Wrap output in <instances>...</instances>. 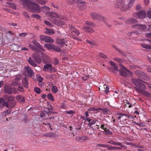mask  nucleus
<instances>
[{"mask_svg":"<svg viewBox=\"0 0 151 151\" xmlns=\"http://www.w3.org/2000/svg\"><path fill=\"white\" fill-rule=\"evenodd\" d=\"M88 137L86 136H85L83 137H77V139L81 142H83L85 141L88 140Z\"/></svg>","mask_w":151,"mask_h":151,"instance_id":"32","label":"nucleus"},{"mask_svg":"<svg viewBox=\"0 0 151 151\" xmlns=\"http://www.w3.org/2000/svg\"><path fill=\"white\" fill-rule=\"evenodd\" d=\"M40 40L46 43H53L54 42V40L52 37L44 35H40Z\"/></svg>","mask_w":151,"mask_h":151,"instance_id":"12","label":"nucleus"},{"mask_svg":"<svg viewBox=\"0 0 151 151\" xmlns=\"http://www.w3.org/2000/svg\"><path fill=\"white\" fill-rule=\"evenodd\" d=\"M107 143H108L111 144H112V145H115L116 142H115L112 140H111L109 141Z\"/></svg>","mask_w":151,"mask_h":151,"instance_id":"63","label":"nucleus"},{"mask_svg":"<svg viewBox=\"0 0 151 151\" xmlns=\"http://www.w3.org/2000/svg\"><path fill=\"white\" fill-rule=\"evenodd\" d=\"M48 33L50 35H52L55 33V31L53 29H48Z\"/></svg>","mask_w":151,"mask_h":151,"instance_id":"54","label":"nucleus"},{"mask_svg":"<svg viewBox=\"0 0 151 151\" xmlns=\"http://www.w3.org/2000/svg\"><path fill=\"white\" fill-rule=\"evenodd\" d=\"M67 1L70 4L75 3L81 10H83L85 9V2L84 1L81 0H67Z\"/></svg>","mask_w":151,"mask_h":151,"instance_id":"4","label":"nucleus"},{"mask_svg":"<svg viewBox=\"0 0 151 151\" xmlns=\"http://www.w3.org/2000/svg\"><path fill=\"white\" fill-rule=\"evenodd\" d=\"M90 15L93 19L97 20L100 21H103L104 22H106V19L102 16L96 13L91 12Z\"/></svg>","mask_w":151,"mask_h":151,"instance_id":"9","label":"nucleus"},{"mask_svg":"<svg viewBox=\"0 0 151 151\" xmlns=\"http://www.w3.org/2000/svg\"><path fill=\"white\" fill-rule=\"evenodd\" d=\"M134 123H135L137 125L140 127H144L145 126V124L142 123H137L135 122H134Z\"/></svg>","mask_w":151,"mask_h":151,"instance_id":"53","label":"nucleus"},{"mask_svg":"<svg viewBox=\"0 0 151 151\" xmlns=\"http://www.w3.org/2000/svg\"><path fill=\"white\" fill-rule=\"evenodd\" d=\"M135 9L137 11H139L140 10L142 9V8L140 4H138L136 6Z\"/></svg>","mask_w":151,"mask_h":151,"instance_id":"50","label":"nucleus"},{"mask_svg":"<svg viewBox=\"0 0 151 151\" xmlns=\"http://www.w3.org/2000/svg\"><path fill=\"white\" fill-rule=\"evenodd\" d=\"M141 45L143 48L151 49V45H149L145 43H143L141 44Z\"/></svg>","mask_w":151,"mask_h":151,"instance_id":"43","label":"nucleus"},{"mask_svg":"<svg viewBox=\"0 0 151 151\" xmlns=\"http://www.w3.org/2000/svg\"><path fill=\"white\" fill-rule=\"evenodd\" d=\"M110 64V66L108 68L113 72H115V71H118V68L116 64L112 61L109 62Z\"/></svg>","mask_w":151,"mask_h":151,"instance_id":"14","label":"nucleus"},{"mask_svg":"<svg viewBox=\"0 0 151 151\" xmlns=\"http://www.w3.org/2000/svg\"><path fill=\"white\" fill-rule=\"evenodd\" d=\"M98 55L100 57L102 58H107V56L106 55H105L104 54H103L102 53H100L99 54H98Z\"/></svg>","mask_w":151,"mask_h":151,"instance_id":"56","label":"nucleus"},{"mask_svg":"<svg viewBox=\"0 0 151 151\" xmlns=\"http://www.w3.org/2000/svg\"><path fill=\"white\" fill-rule=\"evenodd\" d=\"M132 16L138 19H144L147 17L146 12L144 10H140L138 12H135L132 14Z\"/></svg>","mask_w":151,"mask_h":151,"instance_id":"5","label":"nucleus"},{"mask_svg":"<svg viewBox=\"0 0 151 151\" xmlns=\"http://www.w3.org/2000/svg\"><path fill=\"white\" fill-rule=\"evenodd\" d=\"M16 98L17 100L20 103H24L25 101V98L20 95L17 96Z\"/></svg>","mask_w":151,"mask_h":151,"instance_id":"25","label":"nucleus"},{"mask_svg":"<svg viewBox=\"0 0 151 151\" xmlns=\"http://www.w3.org/2000/svg\"><path fill=\"white\" fill-rule=\"evenodd\" d=\"M44 23L50 26H51L52 25L49 22H48V21L45 20L44 21Z\"/></svg>","mask_w":151,"mask_h":151,"instance_id":"61","label":"nucleus"},{"mask_svg":"<svg viewBox=\"0 0 151 151\" xmlns=\"http://www.w3.org/2000/svg\"><path fill=\"white\" fill-rule=\"evenodd\" d=\"M28 62L30 65L33 67H35L37 65V64L33 61L31 57L29 58Z\"/></svg>","mask_w":151,"mask_h":151,"instance_id":"33","label":"nucleus"},{"mask_svg":"<svg viewBox=\"0 0 151 151\" xmlns=\"http://www.w3.org/2000/svg\"><path fill=\"white\" fill-rule=\"evenodd\" d=\"M53 45L50 44H45L44 46L45 47L49 50L52 49Z\"/></svg>","mask_w":151,"mask_h":151,"instance_id":"36","label":"nucleus"},{"mask_svg":"<svg viewBox=\"0 0 151 151\" xmlns=\"http://www.w3.org/2000/svg\"><path fill=\"white\" fill-rule=\"evenodd\" d=\"M86 42L87 43L91 45H92V46H91V47L96 46L97 45V44H96V43H95L94 42V41H91L89 40H86Z\"/></svg>","mask_w":151,"mask_h":151,"instance_id":"40","label":"nucleus"},{"mask_svg":"<svg viewBox=\"0 0 151 151\" xmlns=\"http://www.w3.org/2000/svg\"><path fill=\"white\" fill-rule=\"evenodd\" d=\"M131 81L135 85V88L136 91L138 93H141L142 94L148 97H151V93L145 91L146 88L145 85L143 83L148 84L147 83L144 81L139 78L132 79Z\"/></svg>","mask_w":151,"mask_h":151,"instance_id":"1","label":"nucleus"},{"mask_svg":"<svg viewBox=\"0 0 151 151\" xmlns=\"http://www.w3.org/2000/svg\"><path fill=\"white\" fill-rule=\"evenodd\" d=\"M50 8L49 7L44 5L42 6H40L38 5V13L42 11L47 14H48V11L50 10Z\"/></svg>","mask_w":151,"mask_h":151,"instance_id":"15","label":"nucleus"},{"mask_svg":"<svg viewBox=\"0 0 151 151\" xmlns=\"http://www.w3.org/2000/svg\"><path fill=\"white\" fill-rule=\"evenodd\" d=\"M147 14L148 17L150 19H151V10H149L147 11Z\"/></svg>","mask_w":151,"mask_h":151,"instance_id":"60","label":"nucleus"},{"mask_svg":"<svg viewBox=\"0 0 151 151\" xmlns=\"http://www.w3.org/2000/svg\"><path fill=\"white\" fill-rule=\"evenodd\" d=\"M18 88L17 89V93L18 91H19V92H24V90L23 88L20 86V85H17Z\"/></svg>","mask_w":151,"mask_h":151,"instance_id":"42","label":"nucleus"},{"mask_svg":"<svg viewBox=\"0 0 151 151\" xmlns=\"http://www.w3.org/2000/svg\"><path fill=\"white\" fill-rule=\"evenodd\" d=\"M114 60L117 61L119 63H121L122 62V60L121 59L119 58H114Z\"/></svg>","mask_w":151,"mask_h":151,"instance_id":"58","label":"nucleus"},{"mask_svg":"<svg viewBox=\"0 0 151 151\" xmlns=\"http://www.w3.org/2000/svg\"><path fill=\"white\" fill-rule=\"evenodd\" d=\"M57 42L61 47H63L65 45H67L66 44L67 40L66 38H59L57 40Z\"/></svg>","mask_w":151,"mask_h":151,"instance_id":"18","label":"nucleus"},{"mask_svg":"<svg viewBox=\"0 0 151 151\" xmlns=\"http://www.w3.org/2000/svg\"><path fill=\"white\" fill-rule=\"evenodd\" d=\"M104 88L105 89L104 90V92L106 94H107L109 93V86L105 85H104Z\"/></svg>","mask_w":151,"mask_h":151,"instance_id":"44","label":"nucleus"},{"mask_svg":"<svg viewBox=\"0 0 151 151\" xmlns=\"http://www.w3.org/2000/svg\"><path fill=\"white\" fill-rule=\"evenodd\" d=\"M57 18L62 20H66V17L65 16L62 15H59L58 14Z\"/></svg>","mask_w":151,"mask_h":151,"instance_id":"55","label":"nucleus"},{"mask_svg":"<svg viewBox=\"0 0 151 151\" xmlns=\"http://www.w3.org/2000/svg\"><path fill=\"white\" fill-rule=\"evenodd\" d=\"M109 150H114V147H113L110 145H107V147H106Z\"/></svg>","mask_w":151,"mask_h":151,"instance_id":"57","label":"nucleus"},{"mask_svg":"<svg viewBox=\"0 0 151 151\" xmlns=\"http://www.w3.org/2000/svg\"><path fill=\"white\" fill-rule=\"evenodd\" d=\"M49 16L51 18H57L58 14L55 12H49L48 13V14Z\"/></svg>","mask_w":151,"mask_h":151,"instance_id":"31","label":"nucleus"},{"mask_svg":"<svg viewBox=\"0 0 151 151\" xmlns=\"http://www.w3.org/2000/svg\"><path fill=\"white\" fill-rule=\"evenodd\" d=\"M10 111L6 110L3 112L2 115L4 116H6L7 115L10 114Z\"/></svg>","mask_w":151,"mask_h":151,"instance_id":"52","label":"nucleus"},{"mask_svg":"<svg viewBox=\"0 0 151 151\" xmlns=\"http://www.w3.org/2000/svg\"><path fill=\"white\" fill-rule=\"evenodd\" d=\"M84 24L89 27H92L93 26H95L96 25L95 24L92 22L86 21L85 22Z\"/></svg>","mask_w":151,"mask_h":151,"instance_id":"35","label":"nucleus"},{"mask_svg":"<svg viewBox=\"0 0 151 151\" xmlns=\"http://www.w3.org/2000/svg\"><path fill=\"white\" fill-rule=\"evenodd\" d=\"M104 130L105 131V133L106 134H112V132L108 128H105Z\"/></svg>","mask_w":151,"mask_h":151,"instance_id":"45","label":"nucleus"},{"mask_svg":"<svg viewBox=\"0 0 151 151\" xmlns=\"http://www.w3.org/2000/svg\"><path fill=\"white\" fill-rule=\"evenodd\" d=\"M85 31V32H87L88 33H91L94 32V30L90 27L83 26L82 28Z\"/></svg>","mask_w":151,"mask_h":151,"instance_id":"24","label":"nucleus"},{"mask_svg":"<svg viewBox=\"0 0 151 151\" xmlns=\"http://www.w3.org/2000/svg\"><path fill=\"white\" fill-rule=\"evenodd\" d=\"M129 72V70L124 67L123 65H121L120 70H119V73L122 76H127Z\"/></svg>","mask_w":151,"mask_h":151,"instance_id":"11","label":"nucleus"},{"mask_svg":"<svg viewBox=\"0 0 151 151\" xmlns=\"http://www.w3.org/2000/svg\"><path fill=\"white\" fill-rule=\"evenodd\" d=\"M21 3L24 8L29 11L33 12L38 10V5L34 2L30 1L29 0H20Z\"/></svg>","mask_w":151,"mask_h":151,"instance_id":"2","label":"nucleus"},{"mask_svg":"<svg viewBox=\"0 0 151 151\" xmlns=\"http://www.w3.org/2000/svg\"><path fill=\"white\" fill-rule=\"evenodd\" d=\"M8 104V107L7 108H11L14 107L16 104V101L15 99L14 100L8 103L7 102Z\"/></svg>","mask_w":151,"mask_h":151,"instance_id":"30","label":"nucleus"},{"mask_svg":"<svg viewBox=\"0 0 151 151\" xmlns=\"http://www.w3.org/2000/svg\"><path fill=\"white\" fill-rule=\"evenodd\" d=\"M70 30L72 33H74L77 36H79L80 35V32L75 27L73 26L69 25V26Z\"/></svg>","mask_w":151,"mask_h":151,"instance_id":"16","label":"nucleus"},{"mask_svg":"<svg viewBox=\"0 0 151 151\" xmlns=\"http://www.w3.org/2000/svg\"><path fill=\"white\" fill-rule=\"evenodd\" d=\"M41 56L42 58L43 62L44 64H47L49 62L48 56L43 53H41Z\"/></svg>","mask_w":151,"mask_h":151,"instance_id":"19","label":"nucleus"},{"mask_svg":"<svg viewBox=\"0 0 151 151\" xmlns=\"http://www.w3.org/2000/svg\"><path fill=\"white\" fill-rule=\"evenodd\" d=\"M146 36L147 37L151 38V32L146 33Z\"/></svg>","mask_w":151,"mask_h":151,"instance_id":"64","label":"nucleus"},{"mask_svg":"<svg viewBox=\"0 0 151 151\" xmlns=\"http://www.w3.org/2000/svg\"><path fill=\"white\" fill-rule=\"evenodd\" d=\"M24 73L26 76L31 77L34 74L33 71L29 67H25Z\"/></svg>","mask_w":151,"mask_h":151,"instance_id":"13","label":"nucleus"},{"mask_svg":"<svg viewBox=\"0 0 151 151\" xmlns=\"http://www.w3.org/2000/svg\"><path fill=\"white\" fill-rule=\"evenodd\" d=\"M133 2L132 1H130L129 4H128L126 2L124 1L122 7L121 9V11H124L126 10H129L133 6Z\"/></svg>","mask_w":151,"mask_h":151,"instance_id":"10","label":"nucleus"},{"mask_svg":"<svg viewBox=\"0 0 151 151\" xmlns=\"http://www.w3.org/2000/svg\"><path fill=\"white\" fill-rule=\"evenodd\" d=\"M5 106L6 107H8V104L7 102L5 101L4 99L3 98H0V107L2 108L3 106Z\"/></svg>","mask_w":151,"mask_h":151,"instance_id":"21","label":"nucleus"},{"mask_svg":"<svg viewBox=\"0 0 151 151\" xmlns=\"http://www.w3.org/2000/svg\"><path fill=\"white\" fill-rule=\"evenodd\" d=\"M94 129L92 127L89 128L88 129V133L90 135H92L94 132Z\"/></svg>","mask_w":151,"mask_h":151,"instance_id":"38","label":"nucleus"},{"mask_svg":"<svg viewBox=\"0 0 151 151\" xmlns=\"http://www.w3.org/2000/svg\"><path fill=\"white\" fill-rule=\"evenodd\" d=\"M113 47L120 54L124 56H125L126 55V53L123 52L122 50L119 49V48H117L116 46H113Z\"/></svg>","mask_w":151,"mask_h":151,"instance_id":"34","label":"nucleus"},{"mask_svg":"<svg viewBox=\"0 0 151 151\" xmlns=\"http://www.w3.org/2000/svg\"><path fill=\"white\" fill-rule=\"evenodd\" d=\"M133 28L138 29L139 31H136L135 33L137 35H139L142 33V32L147 28V26L145 25H142L140 24H137L132 26Z\"/></svg>","mask_w":151,"mask_h":151,"instance_id":"7","label":"nucleus"},{"mask_svg":"<svg viewBox=\"0 0 151 151\" xmlns=\"http://www.w3.org/2000/svg\"><path fill=\"white\" fill-rule=\"evenodd\" d=\"M97 147H107V145H103L101 144H98L97 145Z\"/></svg>","mask_w":151,"mask_h":151,"instance_id":"59","label":"nucleus"},{"mask_svg":"<svg viewBox=\"0 0 151 151\" xmlns=\"http://www.w3.org/2000/svg\"><path fill=\"white\" fill-rule=\"evenodd\" d=\"M124 1L121 0L118 1L115 5V7L116 8H120L121 9Z\"/></svg>","mask_w":151,"mask_h":151,"instance_id":"29","label":"nucleus"},{"mask_svg":"<svg viewBox=\"0 0 151 151\" xmlns=\"http://www.w3.org/2000/svg\"><path fill=\"white\" fill-rule=\"evenodd\" d=\"M43 136L44 137H47L53 138L55 137V133L53 132H48L44 134Z\"/></svg>","mask_w":151,"mask_h":151,"instance_id":"28","label":"nucleus"},{"mask_svg":"<svg viewBox=\"0 0 151 151\" xmlns=\"http://www.w3.org/2000/svg\"><path fill=\"white\" fill-rule=\"evenodd\" d=\"M3 97L4 98L5 100L7 101L6 102L8 103L15 99V97L13 95H9L6 94L4 95Z\"/></svg>","mask_w":151,"mask_h":151,"instance_id":"20","label":"nucleus"},{"mask_svg":"<svg viewBox=\"0 0 151 151\" xmlns=\"http://www.w3.org/2000/svg\"><path fill=\"white\" fill-rule=\"evenodd\" d=\"M32 43H33V45L29 44L28 46L32 50L35 52V53L33 54L32 57L35 61L37 63L38 62V42L35 40H33Z\"/></svg>","mask_w":151,"mask_h":151,"instance_id":"3","label":"nucleus"},{"mask_svg":"<svg viewBox=\"0 0 151 151\" xmlns=\"http://www.w3.org/2000/svg\"><path fill=\"white\" fill-rule=\"evenodd\" d=\"M6 3L7 4L9 5V7L14 9H16V6L14 3L9 2H7Z\"/></svg>","mask_w":151,"mask_h":151,"instance_id":"37","label":"nucleus"},{"mask_svg":"<svg viewBox=\"0 0 151 151\" xmlns=\"http://www.w3.org/2000/svg\"><path fill=\"white\" fill-rule=\"evenodd\" d=\"M54 63L55 65H58L59 64L58 60L56 58H55L54 60Z\"/></svg>","mask_w":151,"mask_h":151,"instance_id":"62","label":"nucleus"},{"mask_svg":"<svg viewBox=\"0 0 151 151\" xmlns=\"http://www.w3.org/2000/svg\"><path fill=\"white\" fill-rule=\"evenodd\" d=\"M54 50L56 52H60L61 51V50L60 48L58 46H56L54 45H53L52 49Z\"/></svg>","mask_w":151,"mask_h":151,"instance_id":"39","label":"nucleus"},{"mask_svg":"<svg viewBox=\"0 0 151 151\" xmlns=\"http://www.w3.org/2000/svg\"><path fill=\"white\" fill-rule=\"evenodd\" d=\"M52 91L53 93H56L58 91L57 88L55 86H53L52 88Z\"/></svg>","mask_w":151,"mask_h":151,"instance_id":"47","label":"nucleus"},{"mask_svg":"<svg viewBox=\"0 0 151 151\" xmlns=\"http://www.w3.org/2000/svg\"><path fill=\"white\" fill-rule=\"evenodd\" d=\"M44 66L43 70L44 71H50L51 68H52V65L50 64H45Z\"/></svg>","mask_w":151,"mask_h":151,"instance_id":"26","label":"nucleus"},{"mask_svg":"<svg viewBox=\"0 0 151 151\" xmlns=\"http://www.w3.org/2000/svg\"><path fill=\"white\" fill-rule=\"evenodd\" d=\"M40 50L41 51H45V50L43 47L38 43V63H40L41 62V60L40 59V57L39 55H41V53L42 52H39V50Z\"/></svg>","mask_w":151,"mask_h":151,"instance_id":"23","label":"nucleus"},{"mask_svg":"<svg viewBox=\"0 0 151 151\" xmlns=\"http://www.w3.org/2000/svg\"><path fill=\"white\" fill-rule=\"evenodd\" d=\"M17 89L14 87H12L9 85H6L4 87V93L9 94H16L17 93Z\"/></svg>","mask_w":151,"mask_h":151,"instance_id":"6","label":"nucleus"},{"mask_svg":"<svg viewBox=\"0 0 151 151\" xmlns=\"http://www.w3.org/2000/svg\"><path fill=\"white\" fill-rule=\"evenodd\" d=\"M47 2V0H38V3H39L41 4H45Z\"/></svg>","mask_w":151,"mask_h":151,"instance_id":"51","label":"nucleus"},{"mask_svg":"<svg viewBox=\"0 0 151 151\" xmlns=\"http://www.w3.org/2000/svg\"><path fill=\"white\" fill-rule=\"evenodd\" d=\"M125 22L127 24H135L138 23V21L135 19L131 18L125 20Z\"/></svg>","mask_w":151,"mask_h":151,"instance_id":"22","label":"nucleus"},{"mask_svg":"<svg viewBox=\"0 0 151 151\" xmlns=\"http://www.w3.org/2000/svg\"><path fill=\"white\" fill-rule=\"evenodd\" d=\"M98 110V109L95 108L94 107H91L87 109V111H97Z\"/></svg>","mask_w":151,"mask_h":151,"instance_id":"48","label":"nucleus"},{"mask_svg":"<svg viewBox=\"0 0 151 151\" xmlns=\"http://www.w3.org/2000/svg\"><path fill=\"white\" fill-rule=\"evenodd\" d=\"M97 121V120L94 119L93 121H92L90 123H89L88 125L89 127H90L93 124H95L96 122Z\"/></svg>","mask_w":151,"mask_h":151,"instance_id":"49","label":"nucleus"},{"mask_svg":"<svg viewBox=\"0 0 151 151\" xmlns=\"http://www.w3.org/2000/svg\"><path fill=\"white\" fill-rule=\"evenodd\" d=\"M46 115L48 116L47 112L45 111H42L40 114V116L41 117H46Z\"/></svg>","mask_w":151,"mask_h":151,"instance_id":"41","label":"nucleus"},{"mask_svg":"<svg viewBox=\"0 0 151 151\" xmlns=\"http://www.w3.org/2000/svg\"><path fill=\"white\" fill-rule=\"evenodd\" d=\"M51 21L54 24L58 26H61L65 24V23L55 18L50 19Z\"/></svg>","mask_w":151,"mask_h":151,"instance_id":"17","label":"nucleus"},{"mask_svg":"<svg viewBox=\"0 0 151 151\" xmlns=\"http://www.w3.org/2000/svg\"><path fill=\"white\" fill-rule=\"evenodd\" d=\"M135 73L137 76L141 79L146 80L148 81L150 79V78L144 73L139 70H137L135 71Z\"/></svg>","mask_w":151,"mask_h":151,"instance_id":"8","label":"nucleus"},{"mask_svg":"<svg viewBox=\"0 0 151 151\" xmlns=\"http://www.w3.org/2000/svg\"><path fill=\"white\" fill-rule=\"evenodd\" d=\"M22 84L25 88L28 87V79L26 77L23 78L22 80Z\"/></svg>","mask_w":151,"mask_h":151,"instance_id":"27","label":"nucleus"},{"mask_svg":"<svg viewBox=\"0 0 151 151\" xmlns=\"http://www.w3.org/2000/svg\"><path fill=\"white\" fill-rule=\"evenodd\" d=\"M47 98L49 99H50V100L52 101H54V99L53 98V96H52V94L50 93H49L47 96Z\"/></svg>","mask_w":151,"mask_h":151,"instance_id":"46","label":"nucleus"}]
</instances>
